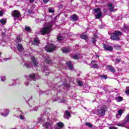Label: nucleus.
Instances as JSON below:
<instances>
[{
	"instance_id": "obj_1",
	"label": "nucleus",
	"mask_w": 129,
	"mask_h": 129,
	"mask_svg": "<svg viewBox=\"0 0 129 129\" xmlns=\"http://www.w3.org/2000/svg\"><path fill=\"white\" fill-rule=\"evenodd\" d=\"M53 26L52 22H49L45 24L44 27L41 30V34L42 35H47L52 31V26Z\"/></svg>"
},
{
	"instance_id": "obj_2",
	"label": "nucleus",
	"mask_w": 129,
	"mask_h": 129,
	"mask_svg": "<svg viewBox=\"0 0 129 129\" xmlns=\"http://www.w3.org/2000/svg\"><path fill=\"white\" fill-rule=\"evenodd\" d=\"M40 76H38L37 75H35L32 74L29 76V77H26V81L25 82V85L26 86H28L30 83V79H32L34 80V81H36L37 79H39Z\"/></svg>"
},
{
	"instance_id": "obj_3",
	"label": "nucleus",
	"mask_w": 129,
	"mask_h": 129,
	"mask_svg": "<svg viewBox=\"0 0 129 129\" xmlns=\"http://www.w3.org/2000/svg\"><path fill=\"white\" fill-rule=\"evenodd\" d=\"M122 35V33L120 32V31H115L114 33L111 34V40H119V36Z\"/></svg>"
},
{
	"instance_id": "obj_4",
	"label": "nucleus",
	"mask_w": 129,
	"mask_h": 129,
	"mask_svg": "<svg viewBox=\"0 0 129 129\" xmlns=\"http://www.w3.org/2000/svg\"><path fill=\"white\" fill-rule=\"evenodd\" d=\"M94 12L96 19H100V18H101L102 13H101V9L100 8L94 9Z\"/></svg>"
},
{
	"instance_id": "obj_5",
	"label": "nucleus",
	"mask_w": 129,
	"mask_h": 129,
	"mask_svg": "<svg viewBox=\"0 0 129 129\" xmlns=\"http://www.w3.org/2000/svg\"><path fill=\"white\" fill-rule=\"evenodd\" d=\"M126 122H129V113L125 117V120L120 123H118L117 125L118 126H124V125L126 124Z\"/></svg>"
},
{
	"instance_id": "obj_6",
	"label": "nucleus",
	"mask_w": 129,
	"mask_h": 129,
	"mask_svg": "<svg viewBox=\"0 0 129 129\" xmlns=\"http://www.w3.org/2000/svg\"><path fill=\"white\" fill-rule=\"evenodd\" d=\"M56 47L53 44H48L45 47V50L47 52H53L55 50Z\"/></svg>"
},
{
	"instance_id": "obj_7",
	"label": "nucleus",
	"mask_w": 129,
	"mask_h": 129,
	"mask_svg": "<svg viewBox=\"0 0 129 129\" xmlns=\"http://www.w3.org/2000/svg\"><path fill=\"white\" fill-rule=\"evenodd\" d=\"M10 110L8 109H1L0 110V114L2 115V116H8Z\"/></svg>"
},
{
	"instance_id": "obj_8",
	"label": "nucleus",
	"mask_w": 129,
	"mask_h": 129,
	"mask_svg": "<svg viewBox=\"0 0 129 129\" xmlns=\"http://www.w3.org/2000/svg\"><path fill=\"white\" fill-rule=\"evenodd\" d=\"M12 15L14 18H19L21 16L20 12L18 10L13 11L12 12Z\"/></svg>"
},
{
	"instance_id": "obj_9",
	"label": "nucleus",
	"mask_w": 129,
	"mask_h": 129,
	"mask_svg": "<svg viewBox=\"0 0 129 129\" xmlns=\"http://www.w3.org/2000/svg\"><path fill=\"white\" fill-rule=\"evenodd\" d=\"M43 127H45V128H48V129L53 128V125L50 123L46 122L43 124Z\"/></svg>"
},
{
	"instance_id": "obj_10",
	"label": "nucleus",
	"mask_w": 129,
	"mask_h": 129,
	"mask_svg": "<svg viewBox=\"0 0 129 129\" xmlns=\"http://www.w3.org/2000/svg\"><path fill=\"white\" fill-rule=\"evenodd\" d=\"M61 51L63 53H69V52H71V48L69 46L68 47H63L61 49Z\"/></svg>"
},
{
	"instance_id": "obj_11",
	"label": "nucleus",
	"mask_w": 129,
	"mask_h": 129,
	"mask_svg": "<svg viewBox=\"0 0 129 129\" xmlns=\"http://www.w3.org/2000/svg\"><path fill=\"white\" fill-rule=\"evenodd\" d=\"M70 116H71V114L70 113V112L66 110L64 112V118L66 119H69V118H70Z\"/></svg>"
},
{
	"instance_id": "obj_12",
	"label": "nucleus",
	"mask_w": 129,
	"mask_h": 129,
	"mask_svg": "<svg viewBox=\"0 0 129 129\" xmlns=\"http://www.w3.org/2000/svg\"><path fill=\"white\" fill-rule=\"evenodd\" d=\"M98 114L100 115V116H103V115L105 114V109L103 108L100 110H98Z\"/></svg>"
},
{
	"instance_id": "obj_13",
	"label": "nucleus",
	"mask_w": 129,
	"mask_h": 129,
	"mask_svg": "<svg viewBox=\"0 0 129 129\" xmlns=\"http://www.w3.org/2000/svg\"><path fill=\"white\" fill-rule=\"evenodd\" d=\"M108 7L109 10L111 11V12H114V6H113V4H112V3H109L108 4Z\"/></svg>"
},
{
	"instance_id": "obj_14",
	"label": "nucleus",
	"mask_w": 129,
	"mask_h": 129,
	"mask_svg": "<svg viewBox=\"0 0 129 129\" xmlns=\"http://www.w3.org/2000/svg\"><path fill=\"white\" fill-rule=\"evenodd\" d=\"M18 50L19 52H23L24 51V47H23V45L21 44H18L17 46Z\"/></svg>"
},
{
	"instance_id": "obj_15",
	"label": "nucleus",
	"mask_w": 129,
	"mask_h": 129,
	"mask_svg": "<svg viewBox=\"0 0 129 129\" xmlns=\"http://www.w3.org/2000/svg\"><path fill=\"white\" fill-rule=\"evenodd\" d=\"M64 124L62 122H59L55 126V129H61L63 127Z\"/></svg>"
},
{
	"instance_id": "obj_16",
	"label": "nucleus",
	"mask_w": 129,
	"mask_h": 129,
	"mask_svg": "<svg viewBox=\"0 0 129 129\" xmlns=\"http://www.w3.org/2000/svg\"><path fill=\"white\" fill-rule=\"evenodd\" d=\"M97 63V61L96 60H92L91 61V64L93 65L91 68H97L98 64H96Z\"/></svg>"
},
{
	"instance_id": "obj_17",
	"label": "nucleus",
	"mask_w": 129,
	"mask_h": 129,
	"mask_svg": "<svg viewBox=\"0 0 129 129\" xmlns=\"http://www.w3.org/2000/svg\"><path fill=\"white\" fill-rule=\"evenodd\" d=\"M31 61L32 62V63L35 67H38V62H36V59H35V57L34 56H32L31 57Z\"/></svg>"
},
{
	"instance_id": "obj_18",
	"label": "nucleus",
	"mask_w": 129,
	"mask_h": 129,
	"mask_svg": "<svg viewBox=\"0 0 129 129\" xmlns=\"http://www.w3.org/2000/svg\"><path fill=\"white\" fill-rule=\"evenodd\" d=\"M103 48H105V50H107L108 51H112V47L109 46L107 45L104 44Z\"/></svg>"
},
{
	"instance_id": "obj_19",
	"label": "nucleus",
	"mask_w": 129,
	"mask_h": 129,
	"mask_svg": "<svg viewBox=\"0 0 129 129\" xmlns=\"http://www.w3.org/2000/svg\"><path fill=\"white\" fill-rule=\"evenodd\" d=\"M122 112H123V111L121 109H119L118 111V114L116 115L117 118H120L121 115L122 114Z\"/></svg>"
},
{
	"instance_id": "obj_20",
	"label": "nucleus",
	"mask_w": 129,
	"mask_h": 129,
	"mask_svg": "<svg viewBox=\"0 0 129 129\" xmlns=\"http://www.w3.org/2000/svg\"><path fill=\"white\" fill-rule=\"evenodd\" d=\"M18 113H19L20 115V118L22 119V120H25V116H24V113L22 112V111H19Z\"/></svg>"
},
{
	"instance_id": "obj_21",
	"label": "nucleus",
	"mask_w": 129,
	"mask_h": 129,
	"mask_svg": "<svg viewBox=\"0 0 129 129\" xmlns=\"http://www.w3.org/2000/svg\"><path fill=\"white\" fill-rule=\"evenodd\" d=\"M72 21H73V22H76L77 20H78V17L76 15H73L72 16Z\"/></svg>"
},
{
	"instance_id": "obj_22",
	"label": "nucleus",
	"mask_w": 129,
	"mask_h": 129,
	"mask_svg": "<svg viewBox=\"0 0 129 129\" xmlns=\"http://www.w3.org/2000/svg\"><path fill=\"white\" fill-rule=\"evenodd\" d=\"M107 69L108 70H109V71H111V72H115V70L114 69V68H113V67L111 66H108L107 67Z\"/></svg>"
},
{
	"instance_id": "obj_23",
	"label": "nucleus",
	"mask_w": 129,
	"mask_h": 129,
	"mask_svg": "<svg viewBox=\"0 0 129 129\" xmlns=\"http://www.w3.org/2000/svg\"><path fill=\"white\" fill-rule=\"evenodd\" d=\"M67 66H68L70 70H73V65H72V64L71 63V62L68 61L67 62Z\"/></svg>"
},
{
	"instance_id": "obj_24",
	"label": "nucleus",
	"mask_w": 129,
	"mask_h": 129,
	"mask_svg": "<svg viewBox=\"0 0 129 129\" xmlns=\"http://www.w3.org/2000/svg\"><path fill=\"white\" fill-rule=\"evenodd\" d=\"M43 72H45V75H49V69L46 67H44Z\"/></svg>"
},
{
	"instance_id": "obj_25",
	"label": "nucleus",
	"mask_w": 129,
	"mask_h": 129,
	"mask_svg": "<svg viewBox=\"0 0 129 129\" xmlns=\"http://www.w3.org/2000/svg\"><path fill=\"white\" fill-rule=\"evenodd\" d=\"M39 43H40V40H39V39H38V38H36L34 39L33 44L34 45H39Z\"/></svg>"
},
{
	"instance_id": "obj_26",
	"label": "nucleus",
	"mask_w": 129,
	"mask_h": 129,
	"mask_svg": "<svg viewBox=\"0 0 129 129\" xmlns=\"http://www.w3.org/2000/svg\"><path fill=\"white\" fill-rule=\"evenodd\" d=\"M46 22V19H37L36 20V23H37V24H40V23H41V22Z\"/></svg>"
},
{
	"instance_id": "obj_27",
	"label": "nucleus",
	"mask_w": 129,
	"mask_h": 129,
	"mask_svg": "<svg viewBox=\"0 0 129 129\" xmlns=\"http://www.w3.org/2000/svg\"><path fill=\"white\" fill-rule=\"evenodd\" d=\"M0 23L1 24H2V25H5V24H6V23H7V19H2L0 20Z\"/></svg>"
},
{
	"instance_id": "obj_28",
	"label": "nucleus",
	"mask_w": 129,
	"mask_h": 129,
	"mask_svg": "<svg viewBox=\"0 0 129 129\" xmlns=\"http://www.w3.org/2000/svg\"><path fill=\"white\" fill-rule=\"evenodd\" d=\"M24 66L27 68H31L32 67V63L29 64L26 63L24 64Z\"/></svg>"
},
{
	"instance_id": "obj_29",
	"label": "nucleus",
	"mask_w": 129,
	"mask_h": 129,
	"mask_svg": "<svg viewBox=\"0 0 129 129\" xmlns=\"http://www.w3.org/2000/svg\"><path fill=\"white\" fill-rule=\"evenodd\" d=\"M81 38L84 39V40H87V35L85 34H82L81 35Z\"/></svg>"
},
{
	"instance_id": "obj_30",
	"label": "nucleus",
	"mask_w": 129,
	"mask_h": 129,
	"mask_svg": "<svg viewBox=\"0 0 129 129\" xmlns=\"http://www.w3.org/2000/svg\"><path fill=\"white\" fill-rule=\"evenodd\" d=\"M63 38L62 37V35H59L57 37V41H62L63 40Z\"/></svg>"
},
{
	"instance_id": "obj_31",
	"label": "nucleus",
	"mask_w": 129,
	"mask_h": 129,
	"mask_svg": "<svg viewBox=\"0 0 129 129\" xmlns=\"http://www.w3.org/2000/svg\"><path fill=\"white\" fill-rule=\"evenodd\" d=\"M57 100L58 101V102L60 103H62V102H64V101H65V100L63 98L61 99V98H58V99H57Z\"/></svg>"
},
{
	"instance_id": "obj_32",
	"label": "nucleus",
	"mask_w": 129,
	"mask_h": 129,
	"mask_svg": "<svg viewBox=\"0 0 129 129\" xmlns=\"http://www.w3.org/2000/svg\"><path fill=\"white\" fill-rule=\"evenodd\" d=\"M85 124L87 126H88L89 128L90 127H92L93 125L92 124L90 123H88V122H86L85 123Z\"/></svg>"
},
{
	"instance_id": "obj_33",
	"label": "nucleus",
	"mask_w": 129,
	"mask_h": 129,
	"mask_svg": "<svg viewBox=\"0 0 129 129\" xmlns=\"http://www.w3.org/2000/svg\"><path fill=\"white\" fill-rule=\"evenodd\" d=\"M46 63H47L48 64H51V63H52V61L51 60L50 58H47L46 59Z\"/></svg>"
},
{
	"instance_id": "obj_34",
	"label": "nucleus",
	"mask_w": 129,
	"mask_h": 129,
	"mask_svg": "<svg viewBox=\"0 0 129 129\" xmlns=\"http://www.w3.org/2000/svg\"><path fill=\"white\" fill-rule=\"evenodd\" d=\"M25 31H27V32H31V28H30L29 26L26 27Z\"/></svg>"
},
{
	"instance_id": "obj_35",
	"label": "nucleus",
	"mask_w": 129,
	"mask_h": 129,
	"mask_svg": "<svg viewBox=\"0 0 129 129\" xmlns=\"http://www.w3.org/2000/svg\"><path fill=\"white\" fill-rule=\"evenodd\" d=\"M125 93L126 94H129V87H127L126 88V90L125 91Z\"/></svg>"
},
{
	"instance_id": "obj_36",
	"label": "nucleus",
	"mask_w": 129,
	"mask_h": 129,
	"mask_svg": "<svg viewBox=\"0 0 129 129\" xmlns=\"http://www.w3.org/2000/svg\"><path fill=\"white\" fill-rule=\"evenodd\" d=\"M1 81H3V82H5L6 81V77L5 76L1 77Z\"/></svg>"
},
{
	"instance_id": "obj_37",
	"label": "nucleus",
	"mask_w": 129,
	"mask_h": 129,
	"mask_svg": "<svg viewBox=\"0 0 129 129\" xmlns=\"http://www.w3.org/2000/svg\"><path fill=\"white\" fill-rule=\"evenodd\" d=\"M101 78L103 79H107V76L105 75H101L100 76Z\"/></svg>"
},
{
	"instance_id": "obj_38",
	"label": "nucleus",
	"mask_w": 129,
	"mask_h": 129,
	"mask_svg": "<svg viewBox=\"0 0 129 129\" xmlns=\"http://www.w3.org/2000/svg\"><path fill=\"white\" fill-rule=\"evenodd\" d=\"M48 12H49V13H54V9L49 8V10H48Z\"/></svg>"
},
{
	"instance_id": "obj_39",
	"label": "nucleus",
	"mask_w": 129,
	"mask_h": 129,
	"mask_svg": "<svg viewBox=\"0 0 129 129\" xmlns=\"http://www.w3.org/2000/svg\"><path fill=\"white\" fill-rule=\"evenodd\" d=\"M117 101H118L119 102H120V101H121L122 100V98L121 97H118L117 98Z\"/></svg>"
},
{
	"instance_id": "obj_40",
	"label": "nucleus",
	"mask_w": 129,
	"mask_h": 129,
	"mask_svg": "<svg viewBox=\"0 0 129 129\" xmlns=\"http://www.w3.org/2000/svg\"><path fill=\"white\" fill-rule=\"evenodd\" d=\"M73 59H76V60H78V59H79V56L76 54L73 57Z\"/></svg>"
},
{
	"instance_id": "obj_41",
	"label": "nucleus",
	"mask_w": 129,
	"mask_h": 129,
	"mask_svg": "<svg viewBox=\"0 0 129 129\" xmlns=\"http://www.w3.org/2000/svg\"><path fill=\"white\" fill-rule=\"evenodd\" d=\"M17 40L18 42H21L22 41V38H21V36H17Z\"/></svg>"
},
{
	"instance_id": "obj_42",
	"label": "nucleus",
	"mask_w": 129,
	"mask_h": 129,
	"mask_svg": "<svg viewBox=\"0 0 129 129\" xmlns=\"http://www.w3.org/2000/svg\"><path fill=\"white\" fill-rule=\"evenodd\" d=\"M78 84L79 86H82V85H83V83L81 81H78Z\"/></svg>"
},
{
	"instance_id": "obj_43",
	"label": "nucleus",
	"mask_w": 129,
	"mask_h": 129,
	"mask_svg": "<svg viewBox=\"0 0 129 129\" xmlns=\"http://www.w3.org/2000/svg\"><path fill=\"white\" fill-rule=\"evenodd\" d=\"M38 109H39V108L37 106L33 108V110H34V111H37V110H38Z\"/></svg>"
},
{
	"instance_id": "obj_44",
	"label": "nucleus",
	"mask_w": 129,
	"mask_h": 129,
	"mask_svg": "<svg viewBox=\"0 0 129 129\" xmlns=\"http://www.w3.org/2000/svg\"><path fill=\"white\" fill-rule=\"evenodd\" d=\"M63 85L65 86V87H69V86H70V85L68 84H64Z\"/></svg>"
},
{
	"instance_id": "obj_45",
	"label": "nucleus",
	"mask_w": 129,
	"mask_h": 129,
	"mask_svg": "<svg viewBox=\"0 0 129 129\" xmlns=\"http://www.w3.org/2000/svg\"><path fill=\"white\" fill-rule=\"evenodd\" d=\"M4 15V13L3 12V11H0V17H2Z\"/></svg>"
},
{
	"instance_id": "obj_46",
	"label": "nucleus",
	"mask_w": 129,
	"mask_h": 129,
	"mask_svg": "<svg viewBox=\"0 0 129 129\" xmlns=\"http://www.w3.org/2000/svg\"><path fill=\"white\" fill-rule=\"evenodd\" d=\"M8 60H10V58H4V61H8Z\"/></svg>"
},
{
	"instance_id": "obj_47",
	"label": "nucleus",
	"mask_w": 129,
	"mask_h": 129,
	"mask_svg": "<svg viewBox=\"0 0 129 129\" xmlns=\"http://www.w3.org/2000/svg\"><path fill=\"white\" fill-rule=\"evenodd\" d=\"M109 129H117V128H116V127L114 126H111L109 127Z\"/></svg>"
},
{
	"instance_id": "obj_48",
	"label": "nucleus",
	"mask_w": 129,
	"mask_h": 129,
	"mask_svg": "<svg viewBox=\"0 0 129 129\" xmlns=\"http://www.w3.org/2000/svg\"><path fill=\"white\" fill-rule=\"evenodd\" d=\"M43 3H44L45 4L48 3V2H49V0H43Z\"/></svg>"
},
{
	"instance_id": "obj_49",
	"label": "nucleus",
	"mask_w": 129,
	"mask_h": 129,
	"mask_svg": "<svg viewBox=\"0 0 129 129\" xmlns=\"http://www.w3.org/2000/svg\"><path fill=\"white\" fill-rule=\"evenodd\" d=\"M35 1H36V0H29V2H30V3L33 4V3H34V2H35Z\"/></svg>"
},
{
	"instance_id": "obj_50",
	"label": "nucleus",
	"mask_w": 129,
	"mask_h": 129,
	"mask_svg": "<svg viewBox=\"0 0 129 129\" xmlns=\"http://www.w3.org/2000/svg\"><path fill=\"white\" fill-rule=\"evenodd\" d=\"M116 62H118V63H119V62H120V60H119L118 59H116Z\"/></svg>"
},
{
	"instance_id": "obj_51",
	"label": "nucleus",
	"mask_w": 129,
	"mask_h": 129,
	"mask_svg": "<svg viewBox=\"0 0 129 129\" xmlns=\"http://www.w3.org/2000/svg\"><path fill=\"white\" fill-rule=\"evenodd\" d=\"M92 42H93V43H95V38H93V39H92Z\"/></svg>"
},
{
	"instance_id": "obj_52",
	"label": "nucleus",
	"mask_w": 129,
	"mask_h": 129,
	"mask_svg": "<svg viewBox=\"0 0 129 129\" xmlns=\"http://www.w3.org/2000/svg\"><path fill=\"white\" fill-rule=\"evenodd\" d=\"M96 57L97 58H99V56H98V55H96Z\"/></svg>"
},
{
	"instance_id": "obj_53",
	"label": "nucleus",
	"mask_w": 129,
	"mask_h": 129,
	"mask_svg": "<svg viewBox=\"0 0 129 129\" xmlns=\"http://www.w3.org/2000/svg\"><path fill=\"white\" fill-rule=\"evenodd\" d=\"M3 62V59H0V62Z\"/></svg>"
},
{
	"instance_id": "obj_54",
	"label": "nucleus",
	"mask_w": 129,
	"mask_h": 129,
	"mask_svg": "<svg viewBox=\"0 0 129 129\" xmlns=\"http://www.w3.org/2000/svg\"><path fill=\"white\" fill-rule=\"evenodd\" d=\"M2 55V52H0V55Z\"/></svg>"
},
{
	"instance_id": "obj_55",
	"label": "nucleus",
	"mask_w": 129,
	"mask_h": 129,
	"mask_svg": "<svg viewBox=\"0 0 129 129\" xmlns=\"http://www.w3.org/2000/svg\"><path fill=\"white\" fill-rule=\"evenodd\" d=\"M60 8H63V6H61V7Z\"/></svg>"
}]
</instances>
